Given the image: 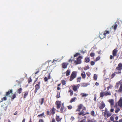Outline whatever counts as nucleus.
<instances>
[{"label":"nucleus","instance_id":"obj_27","mask_svg":"<svg viewBox=\"0 0 122 122\" xmlns=\"http://www.w3.org/2000/svg\"><path fill=\"white\" fill-rule=\"evenodd\" d=\"M70 71L69 70H68L66 71V76H68L70 75Z\"/></svg>","mask_w":122,"mask_h":122},{"label":"nucleus","instance_id":"obj_28","mask_svg":"<svg viewBox=\"0 0 122 122\" xmlns=\"http://www.w3.org/2000/svg\"><path fill=\"white\" fill-rule=\"evenodd\" d=\"M22 88H20L17 91V92L18 93L20 94L22 92Z\"/></svg>","mask_w":122,"mask_h":122},{"label":"nucleus","instance_id":"obj_3","mask_svg":"<svg viewBox=\"0 0 122 122\" xmlns=\"http://www.w3.org/2000/svg\"><path fill=\"white\" fill-rule=\"evenodd\" d=\"M82 58V56H79L77 58L76 60H74V63L76 65L80 64L81 62V60Z\"/></svg>","mask_w":122,"mask_h":122},{"label":"nucleus","instance_id":"obj_61","mask_svg":"<svg viewBox=\"0 0 122 122\" xmlns=\"http://www.w3.org/2000/svg\"><path fill=\"white\" fill-rule=\"evenodd\" d=\"M52 122H56L54 118L52 119Z\"/></svg>","mask_w":122,"mask_h":122},{"label":"nucleus","instance_id":"obj_30","mask_svg":"<svg viewBox=\"0 0 122 122\" xmlns=\"http://www.w3.org/2000/svg\"><path fill=\"white\" fill-rule=\"evenodd\" d=\"M97 75L96 74H95L94 75L93 78L95 81L97 80Z\"/></svg>","mask_w":122,"mask_h":122},{"label":"nucleus","instance_id":"obj_12","mask_svg":"<svg viewBox=\"0 0 122 122\" xmlns=\"http://www.w3.org/2000/svg\"><path fill=\"white\" fill-rule=\"evenodd\" d=\"M56 110L54 107H53L52 108H51L50 110V111L51 114L53 115L55 113Z\"/></svg>","mask_w":122,"mask_h":122},{"label":"nucleus","instance_id":"obj_54","mask_svg":"<svg viewBox=\"0 0 122 122\" xmlns=\"http://www.w3.org/2000/svg\"><path fill=\"white\" fill-rule=\"evenodd\" d=\"M47 114L48 115H51V114L50 112L48 110H47L46 111Z\"/></svg>","mask_w":122,"mask_h":122},{"label":"nucleus","instance_id":"obj_2","mask_svg":"<svg viewBox=\"0 0 122 122\" xmlns=\"http://www.w3.org/2000/svg\"><path fill=\"white\" fill-rule=\"evenodd\" d=\"M77 76V72L76 71H73L72 72L70 76L69 80L72 81L74 78L76 77Z\"/></svg>","mask_w":122,"mask_h":122},{"label":"nucleus","instance_id":"obj_5","mask_svg":"<svg viewBox=\"0 0 122 122\" xmlns=\"http://www.w3.org/2000/svg\"><path fill=\"white\" fill-rule=\"evenodd\" d=\"M56 105V107L58 109H59L61 107V102L60 101H57L55 102Z\"/></svg>","mask_w":122,"mask_h":122},{"label":"nucleus","instance_id":"obj_64","mask_svg":"<svg viewBox=\"0 0 122 122\" xmlns=\"http://www.w3.org/2000/svg\"><path fill=\"white\" fill-rule=\"evenodd\" d=\"M119 122H122V118L119 121Z\"/></svg>","mask_w":122,"mask_h":122},{"label":"nucleus","instance_id":"obj_47","mask_svg":"<svg viewBox=\"0 0 122 122\" xmlns=\"http://www.w3.org/2000/svg\"><path fill=\"white\" fill-rule=\"evenodd\" d=\"M68 109L69 110L71 109L72 108V107L71 105H70L67 106Z\"/></svg>","mask_w":122,"mask_h":122},{"label":"nucleus","instance_id":"obj_41","mask_svg":"<svg viewBox=\"0 0 122 122\" xmlns=\"http://www.w3.org/2000/svg\"><path fill=\"white\" fill-rule=\"evenodd\" d=\"M41 105H42L44 101V98H42L41 99Z\"/></svg>","mask_w":122,"mask_h":122},{"label":"nucleus","instance_id":"obj_55","mask_svg":"<svg viewBox=\"0 0 122 122\" xmlns=\"http://www.w3.org/2000/svg\"><path fill=\"white\" fill-rule=\"evenodd\" d=\"M107 116L108 117H110L111 115V114L109 112H107Z\"/></svg>","mask_w":122,"mask_h":122},{"label":"nucleus","instance_id":"obj_29","mask_svg":"<svg viewBox=\"0 0 122 122\" xmlns=\"http://www.w3.org/2000/svg\"><path fill=\"white\" fill-rule=\"evenodd\" d=\"M24 92L25 93L24 94L23 97L24 98H25L28 95V92L27 91H26Z\"/></svg>","mask_w":122,"mask_h":122},{"label":"nucleus","instance_id":"obj_42","mask_svg":"<svg viewBox=\"0 0 122 122\" xmlns=\"http://www.w3.org/2000/svg\"><path fill=\"white\" fill-rule=\"evenodd\" d=\"M81 77H78L77 79V82H80V81Z\"/></svg>","mask_w":122,"mask_h":122},{"label":"nucleus","instance_id":"obj_51","mask_svg":"<svg viewBox=\"0 0 122 122\" xmlns=\"http://www.w3.org/2000/svg\"><path fill=\"white\" fill-rule=\"evenodd\" d=\"M91 64L92 66H93L94 65L95 63L93 61H91Z\"/></svg>","mask_w":122,"mask_h":122},{"label":"nucleus","instance_id":"obj_53","mask_svg":"<svg viewBox=\"0 0 122 122\" xmlns=\"http://www.w3.org/2000/svg\"><path fill=\"white\" fill-rule=\"evenodd\" d=\"M100 56H98L97 57L96 60V61H97L99 60L100 59Z\"/></svg>","mask_w":122,"mask_h":122},{"label":"nucleus","instance_id":"obj_17","mask_svg":"<svg viewBox=\"0 0 122 122\" xmlns=\"http://www.w3.org/2000/svg\"><path fill=\"white\" fill-rule=\"evenodd\" d=\"M81 115H82V116H84L85 115V114H83V113H82L81 112L78 113V118L79 120H80L81 119L80 116Z\"/></svg>","mask_w":122,"mask_h":122},{"label":"nucleus","instance_id":"obj_24","mask_svg":"<svg viewBox=\"0 0 122 122\" xmlns=\"http://www.w3.org/2000/svg\"><path fill=\"white\" fill-rule=\"evenodd\" d=\"M90 61V59L88 57H86L85 59V61L86 63H88Z\"/></svg>","mask_w":122,"mask_h":122},{"label":"nucleus","instance_id":"obj_10","mask_svg":"<svg viewBox=\"0 0 122 122\" xmlns=\"http://www.w3.org/2000/svg\"><path fill=\"white\" fill-rule=\"evenodd\" d=\"M118 52V50L117 48L114 49L112 51V54L114 57L116 56Z\"/></svg>","mask_w":122,"mask_h":122},{"label":"nucleus","instance_id":"obj_34","mask_svg":"<svg viewBox=\"0 0 122 122\" xmlns=\"http://www.w3.org/2000/svg\"><path fill=\"white\" fill-rule=\"evenodd\" d=\"M62 84L63 85H64L66 84V81L64 80H62L61 81Z\"/></svg>","mask_w":122,"mask_h":122},{"label":"nucleus","instance_id":"obj_59","mask_svg":"<svg viewBox=\"0 0 122 122\" xmlns=\"http://www.w3.org/2000/svg\"><path fill=\"white\" fill-rule=\"evenodd\" d=\"M87 122H93V121L92 120H90L89 119L88 120H87Z\"/></svg>","mask_w":122,"mask_h":122},{"label":"nucleus","instance_id":"obj_40","mask_svg":"<svg viewBox=\"0 0 122 122\" xmlns=\"http://www.w3.org/2000/svg\"><path fill=\"white\" fill-rule=\"evenodd\" d=\"M32 81V80L31 79V77L29 78L28 79V83H30V82Z\"/></svg>","mask_w":122,"mask_h":122},{"label":"nucleus","instance_id":"obj_45","mask_svg":"<svg viewBox=\"0 0 122 122\" xmlns=\"http://www.w3.org/2000/svg\"><path fill=\"white\" fill-rule=\"evenodd\" d=\"M69 92H70V95L71 96L73 94V92L71 90H69Z\"/></svg>","mask_w":122,"mask_h":122},{"label":"nucleus","instance_id":"obj_31","mask_svg":"<svg viewBox=\"0 0 122 122\" xmlns=\"http://www.w3.org/2000/svg\"><path fill=\"white\" fill-rule=\"evenodd\" d=\"M16 95L15 94H13L11 96L12 99L13 100L16 97Z\"/></svg>","mask_w":122,"mask_h":122},{"label":"nucleus","instance_id":"obj_43","mask_svg":"<svg viewBox=\"0 0 122 122\" xmlns=\"http://www.w3.org/2000/svg\"><path fill=\"white\" fill-rule=\"evenodd\" d=\"M60 92H57V95L56 96V97L57 98H59L60 97Z\"/></svg>","mask_w":122,"mask_h":122},{"label":"nucleus","instance_id":"obj_25","mask_svg":"<svg viewBox=\"0 0 122 122\" xmlns=\"http://www.w3.org/2000/svg\"><path fill=\"white\" fill-rule=\"evenodd\" d=\"M56 119L57 122H59L61 120V118H60L59 116L56 115Z\"/></svg>","mask_w":122,"mask_h":122},{"label":"nucleus","instance_id":"obj_18","mask_svg":"<svg viewBox=\"0 0 122 122\" xmlns=\"http://www.w3.org/2000/svg\"><path fill=\"white\" fill-rule=\"evenodd\" d=\"M51 78V77L50 76V73H49L47 77H45L44 78V80L45 82H46L47 81L48 79H50Z\"/></svg>","mask_w":122,"mask_h":122},{"label":"nucleus","instance_id":"obj_15","mask_svg":"<svg viewBox=\"0 0 122 122\" xmlns=\"http://www.w3.org/2000/svg\"><path fill=\"white\" fill-rule=\"evenodd\" d=\"M118 105L120 107H122V98H120L118 102Z\"/></svg>","mask_w":122,"mask_h":122},{"label":"nucleus","instance_id":"obj_35","mask_svg":"<svg viewBox=\"0 0 122 122\" xmlns=\"http://www.w3.org/2000/svg\"><path fill=\"white\" fill-rule=\"evenodd\" d=\"M81 95H82V97H86V96L88 95V94H85L84 93H81Z\"/></svg>","mask_w":122,"mask_h":122},{"label":"nucleus","instance_id":"obj_9","mask_svg":"<svg viewBox=\"0 0 122 122\" xmlns=\"http://www.w3.org/2000/svg\"><path fill=\"white\" fill-rule=\"evenodd\" d=\"M13 92L12 90L10 89L6 92L5 96L7 97H10V95L11 93H12Z\"/></svg>","mask_w":122,"mask_h":122},{"label":"nucleus","instance_id":"obj_14","mask_svg":"<svg viewBox=\"0 0 122 122\" xmlns=\"http://www.w3.org/2000/svg\"><path fill=\"white\" fill-rule=\"evenodd\" d=\"M83 106V105L81 104L79 105L78 107V108L76 110V111L80 112L82 108V107Z\"/></svg>","mask_w":122,"mask_h":122},{"label":"nucleus","instance_id":"obj_36","mask_svg":"<svg viewBox=\"0 0 122 122\" xmlns=\"http://www.w3.org/2000/svg\"><path fill=\"white\" fill-rule=\"evenodd\" d=\"M91 115L93 116H94L95 115V112L94 111L92 110V111L91 113Z\"/></svg>","mask_w":122,"mask_h":122},{"label":"nucleus","instance_id":"obj_26","mask_svg":"<svg viewBox=\"0 0 122 122\" xmlns=\"http://www.w3.org/2000/svg\"><path fill=\"white\" fill-rule=\"evenodd\" d=\"M77 99V98L76 97L72 98L70 101V103H72V102H75L76 100Z\"/></svg>","mask_w":122,"mask_h":122},{"label":"nucleus","instance_id":"obj_37","mask_svg":"<svg viewBox=\"0 0 122 122\" xmlns=\"http://www.w3.org/2000/svg\"><path fill=\"white\" fill-rule=\"evenodd\" d=\"M7 96H5L4 97H3L1 98V100H2V101L1 102H2L3 100L5 101L7 100V98L6 97Z\"/></svg>","mask_w":122,"mask_h":122},{"label":"nucleus","instance_id":"obj_62","mask_svg":"<svg viewBox=\"0 0 122 122\" xmlns=\"http://www.w3.org/2000/svg\"><path fill=\"white\" fill-rule=\"evenodd\" d=\"M95 85L97 86H98L99 85V83L97 82L95 83Z\"/></svg>","mask_w":122,"mask_h":122},{"label":"nucleus","instance_id":"obj_58","mask_svg":"<svg viewBox=\"0 0 122 122\" xmlns=\"http://www.w3.org/2000/svg\"><path fill=\"white\" fill-rule=\"evenodd\" d=\"M114 56L112 55H110V58L111 59H112L114 58Z\"/></svg>","mask_w":122,"mask_h":122},{"label":"nucleus","instance_id":"obj_60","mask_svg":"<svg viewBox=\"0 0 122 122\" xmlns=\"http://www.w3.org/2000/svg\"><path fill=\"white\" fill-rule=\"evenodd\" d=\"M39 122H43V121L42 119H40L39 120Z\"/></svg>","mask_w":122,"mask_h":122},{"label":"nucleus","instance_id":"obj_32","mask_svg":"<svg viewBox=\"0 0 122 122\" xmlns=\"http://www.w3.org/2000/svg\"><path fill=\"white\" fill-rule=\"evenodd\" d=\"M119 84H120V81L119 82L117 83H116V85L115 86L116 88H118L119 87Z\"/></svg>","mask_w":122,"mask_h":122},{"label":"nucleus","instance_id":"obj_39","mask_svg":"<svg viewBox=\"0 0 122 122\" xmlns=\"http://www.w3.org/2000/svg\"><path fill=\"white\" fill-rule=\"evenodd\" d=\"M80 120H79L78 122H86V120L85 119H83L81 121H80Z\"/></svg>","mask_w":122,"mask_h":122},{"label":"nucleus","instance_id":"obj_44","mask_svg":"<svg viewBox=\"0 0 122 122\" xmlns=\"http://www.w3.org/2000/svg\"><path fill=\"white\" fill-rule=\"evenodd\" d=\"M75 119V118L73 116L71 117V118L70 119V120H71V121H73Z\"/></svg>","mask_w":122,"mask_h":122},{"label":"nucleus","instance_id":"obj_8","mask_svg":"<svg viewBox=\"0 0 122 122\" xmlns=\"http://www.w3.org/2000/svg\"><path fill=\"white\" fill-rule=\"evenodd\" d=\"M121 73L122 72L121 71H118V72H114L113 73L112 75L111 76V79H112L116 75L118 74H121Z\"/></svg>","mask_w":122,"mask_h":122},{"label":"nucleus","instance_id":"obj_7","mask_svg":"<svg viewBox=\"0 0 122 122\" xmlns=\"http://www.w3.org/2000/svg\"><path fill=\"white\" fill-rule=\"evenodd\" d=\"M105 106V105L104 103L102 101L100 104V105L99 106V108L101 110L103 109Z\"/></svg>","mask_w":122,"mask_h":122},{"label":"nucleus","instance_id":"obj_21","mask_svg":"<svg viewBox=\"0 0 122 122\" xmlns=\"http://www.w3.org/2000/svg\"><path fill=\"white\" fill-rule=\"evenodd\" d=\"M81 87H86L88 85V84L87 83H81Z\"/></svg>","mask_w":122,"mask_h":122},{"label":"nucleus","instance_id":"obj_19","mask_svg":"<svg viewBox=\"0 0 122 122\" xmlns=\"http://www.w3.org/2000/svg\"><path fill=\"white\" fill-rule=\"evenodd\" d=\"M120 86L118 90V91L119 92H122V81H120Z\"/></svg>","mask_w":122,"mask_h":122},{"label":"nucleus","instance_id":"obj_52","mask_svg":"<svg viewBox=\"0 0 122 122\" xmlns=\"http://www.w3.org/2000/svg\"><path fill=\"white\" fill-rule=\"evenodd\" d=\"M89 68L88 66H86L84 68V69L85 70H86Z\"/></svg>","mask_w":122,"mask_h":122},{"label":"nucleus","instance_id":"obj_46","mask_svg":"<svg viewBox=\"0 0 122 122\" xmlns=\"http://www.w3.org/2000/svg\"><path fill=\"white\" fill-rule=\"evenodd\" d=\"M87 75L89 77L91 75V73L89 72L88 71L86 73Z\"/></svg>","mask_w":122,"mask_h":122},{"label":"nucleus","instance_id":"obj_1","mask_svg":"<svg viewBox=\"0 0 122 122\" xmlns=\"http://www.w3.org/2000/svg\"><path fill=\"white\" fill-rule=\"evenodd\" d=\"M111 95V94L110 92H107L106 91L104 92L103 91H102L100 93V97L101 98H102L104 96L106 97L108 96H110Z\"/></svg>","mask_w":122,"mask_h":122},{"label":"nucleus","instance_id":"obj_23","mask_svg":"<svg viewBox=\"0 0 122 122\" xmlns=\"http://www.w3.org/2000/svg\"><path fill=\"white\" fill-rule=\"evenodd\" d=\"M68 65V64L67 63H64L62 64V67L64 68H66L67 67Z\"/></svg>","mask_w":122,"mask_h":122},{"label":"nucleus","instance_id":"obj_16","mask_svg":"<svg viewBox=\"0 0 122 122\" xmlns=\"http://www.w3.org/2000/svg\"><path fill=\"white\" fill-rule=\"evenodd\" d=\"M109 34V32L108 31L105 30L104 31V33L103 34V35L104 36V37H103L102 38L101 37V36L102 35V34H101L100 36V38L102 39L103 37H105L106 36V34Z\"/></svg>","mask_w":122,"mask_h":122},{"label":"nucleus","instance_id":"obj_50","mask_svg":"<svg viewBox=\"0 0 122 122\" xmlns=\"http://www.w3.org/2000/svg\"><path fill=\"white\" fill-rule=\"evenodd\" d=\"M80 55V54L78 53H76V54H75L74 56V57H76L77 56H78L79 55Z\"/></svg>","mask_w":122,"mask_h":122},{"label":"nucleus","instance_id":"obj_49","mask_svg":"<svg viewBox=\"0 0 122 122\" xmlns=\"http://www.w3.org/2000/svg\"><path fill=\"white\" fill-rule=\"evenodd\" d=\"M120 109L119 108H117V109L115 111V112L117 113L120 111Z\"/></svg>","mask_w":122,"mask_h":122},{"label":"nucleus","instance_id":"obj_33","mask_svg":"<svg viewBox=\"0 0 122 122\" xmlns=\"http://www.w3.org/2000/svg\"><path fill=\"white\" fill-rule=\"evenodd\" d=\"M117 27V24H115L114 26H113L112 27L113 28L114 30H115Z\"/></svg>","mask_w":122,"mask_h":122},{"label":"nucleus","instance_id":"obj_63","mask_svg":"<svg viewBox=\"0 0 122 122\" xmlns=\"http://www.w3.org/2000/svg\"><path fill=\"white\" fill-rule=\"evenodd\" d=\"M39 72V70H38V71L36 72L35 73V74H37Z\"/></svg>","mask_w":122,"mask_h":122},{"label":"nucleus","instance_id":"obj_20","mask_svg":"<svg viewBox=\"0 0 122 122\" xmlns=\"http://www.w3.org/2000/svg\"><path fill=\"white\" fill-rule=\"evenodd\" d=\"M108 102L110 103L111 107L114 105V102L113 99H111L109 100Z\"/></svg>","mask_w":122,"mask_h":122},{"label":"nucleus","instance_id":"obj_4","mask_svg":"<svg viewBox=\"0 0 122 122\" xmlns=\"http://www.w3.org/2000/svg\"><path fill=\"white\" fill-rule=\"evenodd\" d=\"M40 82L39 81L38 82V84H36L35 85V89L34 91V93H36L38 90L40 88Z\"/></svg>","mask_w":122,"mask_h":122},{"label":"nucleus","instance_id":"obj_38","mask_svg":"<svg viewBox=\"0 0 122 122\" xmlns=\"http://www.w3.org/2000/svg\"><path fill=\"white\" fill-rule=\"evenodd\" d=\"M44 112H43L41 114L37 116V117H42L44 115Z\"/></svg>","mask_w":122,"mask_h":122},{"label":"nucleus","instance_id":"obj_48","mask_svg":"<svg viewBox=\"0 0 122 122\" xmlns=\"http://www.w3.org/2000/svg\"><path fill=\"white\" fill-rule=\"evenodd\" d=\"M90 56L91 57H93L95 56V54L94 53H91L90 54Z\"/></svg>","mask_w":122,"mask_h":122},{"label":"nucleus","instance_id":"obj_11","mask_svg":"<svg viewBox=\"0 0 122 122\" xmlns=\"http://www.w3.org/2000/svg\"><path fill=\"white\" fill-rule=\"evenodd\" d=\"M77 86H73V89L74 91L75 92L76 91L78 88L80 86V84H78L77 85Z\"/></svg>","mask_w":122,"mask_h":122},{"label":"nucleus","instance_id":"obj_13","mask_svg":"<svg viewBox=\"0 0 122 122\" xmlns=\"http://www.w3.org/2000/svg\"><path fill=\"white\" fill-rule=\"evenodd\" d=\"M66 110V109L65 108L64 106H62L60 108V112L61 113L65 112Z\"/></svg>","mask_w":122,"mask_h":122},{"label":"nucleus","instance_id":"obj_22","mask_svg":"<svg viewBox=\"0 0 122 122\" xmlns=\"http://www.w3.org/2000/svg\"><path fill=\"white\" fill-rule=\"evenodd\" d=\"M81 75L83 79H84L86 77V75L84 71L83 72L81 73Z\"/></svg>","mask_w":122,"mask_h":122},{"label":"nucleus","instance_id":"obj_56","mask_svg":"<svg viewBox=\"0 0 122 122\" xmlns=\"http://www.w3.org/2000/svg\"><path fill=\"white\" fill-rule=\"evenodd\" d=\"M103 113L104 116H105V117L106 115H107V112L105 111V112H104Z\"/></svg>","mask_w":122,"mask_h":122},{"label":"nucleus","instance_id":"obj_57","mask_svg":"<svg viewBox=\"0 0 122 122\" xmlns=\"http://www.w3.org/2000/svg\"><path fill=\"white\" fill-rule=\"evenodd\" d=\"M112 87V86H111V85H110V86H108L107 87V90H109V89L110 88H111Z\"/></svg>","mask_w":122,"mask_h":122},{"label":"nucleus","instance_id":"obj_6","mask_svg":"<svg viewBox=\"0 0 122 122\" xmlns=\"http://www.w3.org/2000/svg\"><path fill=\"white\" fill-rule=\"evenodd\" d=\"M116 69L119 71H121L122 69V63H120L118 65V66H117Z\"/></svg>","mask_w":122,"mask_h":122}]
</instances>
